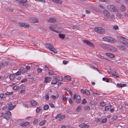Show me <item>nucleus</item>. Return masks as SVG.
I'll return each mask as SVG.
<instances>
[{"label": "nucleus", "instance_id": "nucleus-1", "mask_svg": "<svg viewBox=\"0 0 128 128\" xmlns=\"http://www.w3.org/2000/svg\"><path fill=\"white\" fill-rule=\"evenodd\" d=\"M46 47L49 50L54 52L55 53H58V51L54 48L53 46L51 44L49 43H46Z\"/></svg>", "mask_w": 128, "mask_h": 128}, {"label": "nucleus", "instance_id": "nucleus-2", "mask_svg": "<svg viewBox=\"0 0 128 128\" xmlns=\"http://www.w3.org/2000/svg\"><path fill=\"white\" fill-rule=\"evenodd\" d=\"M56 28H62L60 27H59L58 26V24H51L49 27V28L51 30L57 33H58V32L57 31L54 30V29Z\"/></svg>", "mask_w": 128, "mask_h": 128}, {"label": "nucleus", "instance_id": "nucleus-3", "mask_svg": "<svg viewBox=\"0 0 128 128\" xmlns=\"http://www.w3.org/2000/svg\"><path fill=\"white\" fill-rule=\"evenodd\" d=\"M94 30L96 32L101 34H103L106 32L105 30L102 27H96L94 28Z\"/></svg>", "mask_w": 128, "mask_h": 128}, {"label": "nucleus", "instance_id": "nucleus-4", "mask_svg": "<svg viewBox=\"0 0 128 128\" xmlns=\"http://www.w3.org/2000/svg\"><path fill=\"white\" fill-rule=\"evenodd\" d=\"M124 39L125 38L124 37L120 36L118 40L120 41L122 44H124L128 48V43L126 40H124Z\"/></svg>", "mask_w": 128, "mask_h": 128}, {"label": "nucleus", "instance_id": "nucleus-5", "mask_svg": "<svg viewBox=\"0 0 128 128\" xmlns=\"http://www.w3.org/2000/svg\"><path fill=\"white\" fill-rule=\"evenodd\" d=\"M11 115V112L9 111H7L5 114H4L3 117L4 118L6 119L7 120H8L10 119V116Z\"/></svg>", "mask_w": 128, "mask_h": 128}, {"label": "nucleus", "instance_id": "nucleus-6", "mask_svg": "<svg viewBox=\"0 0 128 128\" xmlns=\"http://www.w3.org/2000/svg\"><path fill=\"white\" fill-rule=\"evenodd\" d=\"M17 2H20V4L24 6H26L27 5L28 1L27 0H15Z\"/></svg>", "mask_w": 128, "mask_h": 128}, {"label": "nucleus", "instance_id": "nucleus-7", "mask_svg": "<svg viewBox=\"0 0 128 128\" xmlns=\"http://www.w3.org/2000/svg\"><path fill=\"white\" fill-rule=\"evenodd\" d=\"M83 42L84 43L90 46L93 48L94 47V44L88 40H83Z\"/></svg>", "mask_w": 128, "mask_h": 128}, {"label": "nucleus", "instance_id": "nucleus-8", "mask_svg": "<svg viewBox=\"0 0 128 128\" xmlns=\"http://www.w3.org/2000/svg\"><path fill=\"white\" fill-rule=\"evenodd\" d=\"M103 13L104 14L105 19H108L110 17V14L109 12L106 10H104L103 11Z\"/></svg>", "mask_w": 128, "mask_h": 128}, {"label": "nucleus", "instance_id": "nucleus-9", "mask_svg": "<svg viewBox=\"0 0 128 128\" xmlns=\"http://www.w3.org/2000/svg\"><path fill=\"white\" fill-rule=\"evenodd\" d=\"M103 39L104 40L110 42H115L116 41L115 40L110 37H105L103 38Z\"/></svg>", "mask_w": 128, "mask_h": 128}, {"label": "nucleus", "instance_id": "nucleus-10", "mask_svg": "<svg viewBox=\"0 0 128 128\" xmlns=\"http://www.w3.org/2000/svg\"><path fill=\"white\" fill-rule=\"evenodd\" d=\"M108 8L110 11L116 12V10L115 7L113 5H108L107 6Z\"/></svg>", "mask_w": 128, "mask_h": 128}, {"label": "nucleus", "instance_id": "nucleus-11", "mask_svg": "<svg viewBox=\"0 0 128 128\" xmlns=\"http://www.w3.org/2000/svg\"><path fill=\"white\" fill-rule=\"evenodd\" d=\"M18 25L21 27H24L26 28H28L30 27V26L29 24L24 23H21L19 22L18 23Z\"/></svg>", "mask_w": 128, "mask_h": 128}, {"label": "nucleus", "instance_id": "nucleus-12", "mask_svg": "<svg viewBox=\"0 0 128 128\" xmlns=\"http://www.w3.org/2000/svg\"><path fill=\"white\" fill-rule=\"evenodd\" d=\"M56 21V19L54 18H51L47 20L48 22L51 23H53Z\"/></svg>", "mask_w": 128, "mask_h": 128}, {"label": "nucleus", "instance_id": "nucleus-13", "mask_svg": "<svg viewBox=\"0 0 128 128\" xmlns=\"http://www.w3.org/2000/svg\"><path fill=\"white\" fill-rule=\"evenodd\" d=\"M109 48L110 50L112 51L116 52L117 51V48L113 46H109Z\"/></svg>", "mask_w": 128, "mask_h": 128}, {"label": "nucleus", "instance_id": "nucleus-14", "mask_svg": "<svg viewBox=\"0 0 128 128\" xmlns=\"http://www.w3.org/2000/svg\"><path fill=\"white\" fill-rule=\"evenodd\" d=\"M52 78L50 77H46L44 79V82L47 83L49 82L51 80Z\"/></svg>", "mask_w": 128, "mask_h": 128}, {"label": "nucleus", "instance_id": "nucleus-15", "mask_svg": "<svg viewBox=\"0 0 128 128\" xmlns=\"http://www.w3.org/2000/svg\"><path fill=\"white\" fill-rule=\"evenodd\" d=\"M81 100V98L80 96L78 95L77 96L76 102L78 104H79Z\"/></svg>", "mask_w": 128, "mask_h": 128}, {"label": "nucleus", "instance_id": "nucleus-16", "mask_svg": "<svg viewBox=\"0 0 128 128\" xmlns=\"http://www.w3.org/2000/svg\"><path fill=\"white\" fill-rule=\"evenodd\" d=\"M30 123L28 122H24L22 123H20V126L22 127H24L25 126H26L30 124Z\"/></svg>", "mask_w": 128, "mask_h": 128}, {"label": "nucleus", "instance_id": "nucleus-17", "mask_svg": "<svg viewBox=\"0 0 128 128\" xmlns=\"http://www.w3.org/2000/svg\"><path fill=\"white\" fill-rule=\"evenodd\" d=\"M70 26L73 29L75 28L76 30H79L80 28L78 26H76L72 24H70Z\"/></svg>", "mask_w": 128, "mask_h": 128}, {"label": "nucleus", "instance_id": "nucleus-18", "mask_svg": "<svg viewBox=\"0 0 128 128\" xmlns=\"http://www.w3.org/2000/svg\"><path fill=\"white\" fill-rule=\"evenodd\" d=\"M53 2L56 4H62V1L60 0H51Z\"/></svg>", "mask_w": 128, "mask_h": 128}, {"label": "nucleus", "instance_id": "nucleus-19", "mask_svg": "<svg viewBox=\"0 0 128 128\" xmlns=\"http://www.w3.org/2000/svg\"><path fill=\"white\" fill-rule=\"evenodd\" d=\"M106 54L107 56L111 58H112L115 56L114 55L112 54L107 53H106Z\"/></svg>", "mask_w": 128, "mask_h": 128}, {"label": "nucleus", "instance_id": "nucleus-20", "mask_svg": "<svg viewBox=\"0 0 128 128\" xmlns=\"http://www.w3.org/2000/svg\"><path fill=\"white\" fill-rule=\"evenodd\" d=\"M90 68L95 70H97L100 74H102V71L100 72L99 70L97 68L93 66H90Z\"/></svg>", "mask_w": 128, "mask_h": 128}, {"label": "nucleus", "instance_id": "nucleus-21", "mask_svg": "<svg viewBox=\"0 0 128 128\" xmlns=\"http://www.w3.org/2000/svg\"><path fill=\"white\" fill-rule=\"evenodd\" d=\"M19 70L20 72H22V73H24L26 72V70L25 68L22 67L20 68V69Z\"/></svg>", "mask_w": 128, "mask_h": 128}, {"label": "nucleus", "instance_id": "nucleus-22", "mask_svg": "<svg viewBox=\"0 0 128 128\" xmlns=\"http://www.w3.org/2000/svg\"><path fill=\"white\" fill-rule=\"evenodd\" d=\"M112 76L116 77V78L118 77V75L117 72L116 71H114L112 74Z\"/></svg>", "mask_w": 128, "mask_h": 128}, {"label": "nucleus", "instance_id": "nucleus-23", "mask_svg": "<svg viewBox=\"0 0 128 128\" xmlns=\"http://www.w3.org/2000/svg\"><path fill=\"white\" fill-rule=\"evenodd\" d=\"M30 104L32 106H35L37 104V103L35 101H32L30 102Z\"/></svg>", "mask_w": 128, "mask_h": 128}, {"label": "nucleus", "instance_id": "nucleus-24", "mask_svg": "<svg viewBox=\"0 0 128 128\" xmlns=\"http://www.w3.org/2000/svg\"><path fill=\"white\" fill-rule=\"evenodd\" d=\"M126 9V8L124 5H122L120 7V10L124 12Z\"/></svg>", "mask_w": 128, "mask_h": 128}, {"label": "nucleus", "instance_id": "nucleus-25", "mask_svg": "<svg viewBox=\"0 0 128 128\" xmlns=\"http://www.w3.org/2000/svg\"><path fill=\"white\" fill-rule=\"evenodd\" d=\"M15 77L14 75V74H11L10 76V80L12 81Z\"/></svg>", "mask_w": 128, "mask_h": 128}, {"label": "nucleus", "instance_id": "nucleus-26", "mask_svg": "<svg viewBox=\"0 0 128 128\" xmlns=\"http://www.w3.org/2000/svg\"><path fill=\"white\" fill-rule=\"evenodd\" d=\"M54 78L56 80H63V79L61 78L58 77L57 76H55L54 77Z\"/></svg>", "mask_w": 128, "mask_h": 128}, {"label": "nucleus", "instance_id": "nucleus-27", "mask_svg": "<svg viewBox=\"0 0 128 128\" xmlns=\"http://www.w3.org/2000/svg\"><path fill=\"white\" fill-rule=\"evenodd\" d=\"M58 36L60 38L62 39H64L65 37V35L64 34H58Z\"/></svg>", "mask_w": 128, "mask_h": 128}, {"label": "nucleus", "instance_id": "nucleus-28", "mask_svg": "<svg viewBox=\"0 0 128 128\" xmlns=\"http://www.w3.org/2000/svg\"><path fill=\"white\" fill-rule=\"evenodd\" d=\"M81 109V107L80 106H79L76 108V111L78 112H80Z\"/></svg>", "mask_w": 128, "mask_h": 128}, {"label": "nucleus", "instance_id": "nucleus-29", "mask_svg": "<svg viewBox=\"0 0 128 128\" xmlns=\"http://www.w3.org/2000/svg\"><path fill=\"white\" fill-rule=\"evenodd\" d=\"M100 46L103 48H105L106 47V45L104 43L100 44Z\"/></svg>", "mask_w": 128, "mask_h": 128}, {"label": "nucleus", "instance_id": "nucleus-30", "mask_svg": "<svg viewBox=\"0 0 128 128\" xmlns=\"http://www.w3.org/2000/svg\"><path fill=\"white\" fill-rule=\"evenodd\" d=\"M112 107V106L110 105H109L108 106H106L105 107V110L106 111H107L109 109L111 108Z\"/></svg>", "mask_w": 128, "mask_h": 128}, {"label": "nucleus", "instance_id": "nucleus-31", "mask_svg": "<svg viewBox=\"0 0 128 128\" xmlns=\"http://www.w3.org/2000/svg\"><path fill=\"white\" fill-rule=\"evenodd\" d=\"M119 48L121 50H124L126 49L125 47L123 46H120Z\"/></svg>", "mask_w": 128, "mask_h": 128}, {"label": "nucleus", "instance_id": "nucleus-32", "mask_svg": "<svg viewBox=\"0 0 128 128\" xmlns=\"http://www.w3.org/2000/svg\"><path fill=\"white\" fill-rule=\"evenodd\" d=\"M46 122V120H42L40 122L39 125L41 126L44 125L45 124Z\"/></svg>", "mask_w": 128, "mask_h": 128}, {"label": "nucleus", "instance_id": "nucleus-33", "mask_svg": "<svg viewBox=\"0 0 128 128\" xmlns=\"http://www.w3.org/2000/svg\"><path fill=\"white\" fill-rule=\"evenodd\" d=\"M66 80L70 81L71 80V78L69 76H65Z\"/></svg>", "mask_w": 128, "mask_h": 128}, {"label": "nucleus", "instance_id": "nucleus-34", "mask_svg": "<svg viewBox=\"0 0 128 128\" xmlns=\"http://www.w3.org/2000/svg\"><path fill=\"white\" fill-rule=\"evenodd\" d=\"M12 89L14 90H18L20 89V87L19 86H14L13 88Z\"/></svg>", "mask_w": 128, "mask_h": 128}, {"label": "nucleus", "instance_id": "nucleus-35", "mask_svg": "<svg viewBox=\"0 0 128 128\" xmlns=\"http://www.w3.org/2000/svg\"><path fill=\"white\" fill-rule=\"evenodd\" d=\"M32 22H38V20L36 18H35L32 20Z\"/></svg>", "mask_w": 128, "mask_h": 128}, {"label": "nucleus", "instance_id": "nucleus-36", "mask_svg": "<svg viewBox=\"0 0 128 128\" xmlns=\"http://www.w3.org/2000/svg\"><path fill=\"white\" fill-rule=\"evenodd\" d=\"M49 107L48 105L46 104L44 106V110H47L49 108Z\"/></svg>", "mask_w": 128, "mask_h": 128}, {"label": "nucleus", "instance_id": "nucleus-37", "mask_svg": "<svg viewBox=\"0 0 128 128\" xmlns=\"http://www.w3.org/2000/svg\"><path fill=\"white\" fill-rule=\"evenodd\" d=\"M100 105L102 106H104L106 104V102H102L100 103Z\"/></svg>", "mask_w": 128, "mask_h": 128}, {"label": "nucleus", "instance_id": "nucleus-38", "mask_svg": "<svg viewBox=\"0 0 128 128\" xmlns=\"http://www.w3.org/2000/svg\"><path fill=\"white\" fill-rule=\"evenodd\" d=\"M86 125L85 123H82L79 126V127L81 128H84V127Z\"/></svg>", "mask_w": 128, "mask_h": 128}, {"label": "nucleus", "instance_id": "nucleus-39", "mask_svg": "<svg viewBox=\"0 0 128 128\" xmlns=\"http://www.w3.org/2000/svg\"><path fill=\"white\" fill-rule=\"evenodd\" d=\"M84 109L85 110H88L90 109V108L88 106H85Z\"/></svg>", "mask_w": 128, "mask_h": 128}, {"label": "nucleus", "instance_id": "nucleus-40", "mask_svg": "<svg viewBox=\"0 0 128 128\" xmlns=\"http://www.w3.org/2000/svg\"><path fill=\"white\" fill-rule=\"evenodd\" d=\"M14 106H12V103L8 104V107L12 109H14Z\"/></svg>", "mask_w": 128, "mask_h": 128}, {"label": "nucleus", "instance_id": "nucleus-41", "mask_svg": "<svg viewBox=\"0 0 128 128\" xmlns=\"http://www.w3.org/2000/svg\"><path fill=\"white\" fill-rule=\"evenodd\" d=\"M48 74L50 75H53L54 74L53 72L51 70H49Z\"/></svg>", "mask_w": 128, "mask_h": 128}, {"label": "nucleus", "instance_id": "nucleus-42", "mask_svg": "<svg viewBox=\"0 0 128 128\" xmlns=\"http://www.w3.org/2000/svg\"><path fill=\"white\" fill-rule=\"evenodd\" d=\"M58 82V81L53 80L52 81L51 84H56L57 82Z\"/></svg>", "mask_w": 128, "mask_h": 128}, {"label": "nucleus", "instance_id": "nucleus-43", "mask_svg": "<svg viewBox=\"0 0 128 128\" xmlns=\"http://www.w3.org/2000/svg\"><path fill=\"white\" fill-rule=\"evenodd\" d=\"M85 94L87 95H88L90 94V92L89 91L87 90H85Z\"/></svg>", "mask_w": 128, "mask_h": 128}, {"label": "nucleus", "instance_id": "nucleus-44", "mask_svg": "<svg viewBox=\"0 0 128 128\" xmlns=\"http://www.w3.org/2000/svg\"><path fill=\"white\" fill-rule=\"evenodd\" d=\"M13 92H7L5 93V94L6 95H10L12 94Z\"/></svg>", "mask_w": 128, "mask_h": 128}, {"label": "nucleus", "instance_id": "nucleus-45", "mask_svg": "<svg viewBox=\"0 0 128 128\" xmlns=\"http://www.w3.org/2000/svg\"><path fill=\"white\" fill-rule=\"evenodd\" d=\"M8 64V63L7 62H2L1 64L2 66H4L7 65Z\"/></svg>", "mask_w": 128, "mask_h": 128}, {"label": "nucleus", "instance_id": "nucleus-46", "mask_svg": "<svg viewBox=\"0 0 128 128\" xmlns=\"http://www.w3.org/2000/svg\"><path fill=\"white\" fill-rule=\"evenodd\" d=\"M107 120V119L106 118H104V119H103L102 121V123H105L106 122Z\"/></svg>", "mask_w": 128, "mask_h": 128}, {"label": "nucleus", "instance_id": "nucleus-47", "mask_svg": "<svg viewBox=\"0 0 128 128\" xmlns=\"http://www.w3.org/2000/svg\"><path fill=\"white\" fill-rule=\"evenodd\" d=\"M87 102V101L86 100L85 98H84L83 100L82 101V104H84L85 103H86Z\"/></svg>", "mask_w": 128, "mask_h": 128}, {"label": "nucleus", "instance_id": "nucleus-48", "mask_svg": "<svg viewBox=\"0 0 128 128\" xmlns=\"http://www.w3.org/2000/svg\"><path fill=\"white\" fill-rule=\"evenodd\" d=\"M67 99V98L66 96H65V95H64L63 96H62V100L63 101H64L65 100H66Z\"/></svg>", "mask_w": 128, "mask_h": 128}, {"label": "nucleus", "instance_id": "nucleus-49", "mask_svg": "<svg viewBox=\"0 0 128 128\" xmlns=\"http://www.w3.org/2000/svg\"><path fill=\"white\" fill-rule=\"evenodd\" d=\"M68 100L70 104H72L73 103V102L71 98H69Z\"/></svg>", "mask_w": 128, "mask_h": 128}, {"label": "nucleus", "instance_id": "nucleus-50", "mask_svg": "<svg viewBox=\"0 0 128 128\" xmlns=\"http://www.w3.org/2000/svg\"><path fill=\"white\" fill-rule=\"evenodd\" d=\"M20 87V88L21 89H24L25 88V86L23 85H21Z\"/></svg>", "mask_w": 128, "mask_h": 128}, {"label": "nucleus", "instance_id": "nucleus-51", "mask_svg": "<svg viewBox=\"0 0 128 128\" xmlns=\"http://www.w3.org/2000/svg\"><path fill=\"white\" fill-rule=\"evenodd\" d=\"M38 122V120L37 119H35L34 120V124H36Z\"/></svg>", "mask_w": 128, "mask_h": 128}, {"label": "nucleus", "instance_id": "nucleus-52", "mask_svg": "<svg viewBox=\"0 0 128 128\" xmlns=\"http://www.w3.org/2000/svg\"><path fill=\"white\" fill-rule=\"evenodd\" d=\"M62 114H58L56 117V119H57L61 116Z\"/></svg>", "mask_w": 128, "mask_h": 128}, {"label": "nucleus", "instance_id": "nucleus-53", "mask_svg": "<svg viewBox=\"0 0 128 128\" xmlns=\"http://www.w3.org/2000/svg\"><path fill=\"white\" fill-rule=\"evenodd\" d=\"M41 109H40L39 108H38L36 110V112L37 113H38L40 111V110Z\"/></svg>", "mask_w": 128, "mask_h": 128}, {"label": "nucleus", "instance_id": "nucleus-54", "mask_svg": "<svg viewBox=\"0 0 128 128\" xmlns=\"http://www.w3.org/2000/svg\"><path fill=\"white\" fill-rule=\"evenodd\" d=\"M126 84H121L120 87V88H122L123 87L125 86H126Z\"/></svg>", "mask_w": 128, "mask_h": 128}, {"label": "nucleus", "instance_id": "nucleus-55", "mask_svg": "<svg viewBox=\"0 0 128 128\" xmlns=\"http://www.w3.org/2000/svg\"><path fill=\"white\" fill-rule=\"evenodd\" d=\"M50 106L52 108H54V104H52V103H50L49 104Z\"/></svg>", "mask_w": 128, "mask_h": 128}, {"label": "nucleus", "instance_id": "nucleus-56", "mask_svg": "<svg viewBox=\"0 0 128 128\" xmlns=\"http://www.w3.org/2000/svg\"><path fill=\"white\" fill-rule=\"evenodd\" d=\"M27 80L26 78H24L21 80V82L22 83L24 82H26L27 81Z\"/></svg>", "mask_w": 128, "mask_h": 128}, {"label": "nucleus", "instance_id": "nucleus-57", "mask_svg": "<svg viewBox=\"0 0 128 128\" xmlns=\"http://www.w3.org/2000/svg\"><path fill=\"white\" fill-rule=\"evenodd\" d=\"M113 28L114 29L116 30L118 29V27L117 26L114 25L113 26Z\"/></svg>", "mask_w": 128, "mask_h": 128}, {"label": "nucleus", "instance_id": "nucleus-58", "mask_svg": "<svg viewBox=\"0 0 128 128\" xmlns=\"http://www.w3.org/2000/svg\"><path fill=\"white\" fill-rule=\"evenodd\" d=\"M4 94H0V97L2 98H4Z\"/></svg>", "mask_w": 128, "mask_h": 128}, {"label": "nucleus", "instance_id": "nucleus-59", "mask_svg": "<svg viewBox=\"0 0 128 128\" xmlns=\"http://www.w3.org/2000/svg\"><path fill=\"white\" fill-rule=\"evenodd\" d=\"M21 74L20 72L19 71H18L16 73H15V74L16 75H20Z\"/></svg>", "mask_w": 128, "mask_h": 128}, {"label": "nucleus", "instance_id": "nucleus-60", "mask_svg": "<svg viewBox=\"0 0 128 128\" xmlns=\"http://www.w3.org/2000/svg\"><path fill=\"white\" fill-rule=\"evenodd\" d=\"M42 70L40 68H38L37 70V71L38 72H42Z\"/></svg>", "mask_w": 128, "mask_h": 128}, {"label": "nucleus", "instance_id": "nucleus-61", "mask_svg": "<svg viewBox=\"0 0 128 128\" xmlns=\"http://www.w3.org/2000/svg\"><path fill=\"white\" fill-rule=\"evenodd\" d=\"M100 58L102 59H105L107 60H109L108 59H107L104 56H101Z\"/></svg>", "mask_w": 128, "mask_h": 128}, {"label": "nucleus", "instance_id": "nucleus-62", "mask_svg": "<svg viewBox=\"0 0 128 128\" xmlns=\"http://www.w3.org/2000/svg\"><path fill=\"white\" fill-rule=\"evenodd\" d=\"M117 118V116H114L112 117V119L113 120H116Z\"/></svg>", "mask_w": 128, "mask_h": 128}, {"label": "nucleus", "instance_id": "nucleus-63", "mask_svg": "<svg viewBox=\"0 0 128 128\" xmlns=\"http://www.w3.org/2000/svg\"><path fill=\"white\" fill-rule=\"evenodd\" d=\"M67 91L69 92L71 96H72V92L70 90H68Z\"/></svg>", "mask_w": 128, "mask_h": 128}, {"label": "nucleus", "instance_id": "nucleus-64", "mask_svg": "<svg viewBox=\"0 0 128 128\" xmlns=\"http://www.w3.org/2000/svg\"><path fill=\"white\" fill-rule=\"evenodd\" d=\"M89 126L88 125H87V124H86V125L84 126V128H89Z\"/></svg>", "mask_w": 128, "mask_h": 128}]
</instances>
